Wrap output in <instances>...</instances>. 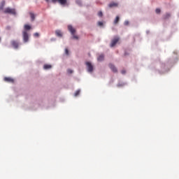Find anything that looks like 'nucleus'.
Returning <instances> with one entry per match:
<instances>
[{
  "mask_svg": "<svg viewBox=\"0 0 179 179\" xmlns=\"http://www.w3.org/2000/svg\"><path fill=\"white\" fill-rule=\"evenodd\" d=\"M24 31H22V38L24 43H27L29 41V33H27V31L31 30V26L29 24H24Z\"/></svg>",
  "mask_w": 179,
  "mask_h": 179,
  "instance_id": "nucleus-1",
  "label": "nucleus"
},
{
  "mask_svg": "<svg viewBox=\"0 0 179 179\" xmlns=\"http://www.w3.org/2000/svg\"><path fill=\"white\" fill-rule=\"evenodd\" d=\"M68 30L70 31L72 38L73 40H79V36L78 35H76L75 33H76V29L72 27V25H69L68 26Z\"/></svg>",
  "mask_w": 179,
  "mask_h": 179,
  "instance_id": "nucleus-2",
  "label": "nucleus"
},
{
  "mask_svg": "<svg viewBox=\"0 0 179 179\" xmlns=\"http://www.w3.org/2000/svg\"><path fill=\"white\" fill-rule=\"evenodd\" d=\"M85 65L87 66V70L90 73H92L93 72L94 67L93 66V64L90 62H86Z\"/></svg>",
  "mask_w": 179,
  "mask_h": 179,
  "instance_id": "nucleus-3",
  "label": "nucleus"
},
{
  "mask_svg": "<svg viewBox=\"0 0 179 179\" xmlns=\"http://www.w3.org/2000/svg\"><path fill=\"white\" fill-rule=\"evenodd\" d=\"M52 3H57L58 2L62 6H65L68 3V0H51Z\"/></svg>",
  "mask_w": 179,
  "mask_h": 179,
  "instance_id": "nucleus-4",
  "label": "nucleus"
},
{
  "mask_svg": "<svg viewBox=\"0 0 179 179\" xmlns=\"http://www.w3.org/2000/svg\"><path fill=\"white\" fill-rule=\"evenodd\" d=\"M4 13H10V15H16V10L13 8H7L3 11Z\"/></svg>",
  "mask_w": 179,
  "mask_h": 179,
  "instance_id": "nucleus-5",
  "label": "nucleus"
},
{
  "mask_svg": "<svg viewBox=\"0 0 179 179\" xmlns=\"http://www.w3.org/2000/svg\"><path fill=\"white\" fill-rule=\"evenodd\" d=\"M118 41H120V38L118 37H115L110 43V47H115V44H117V43H118Z\"/></svg>",
  "mask_w": 179,
  "mask_h": 179,
  "instance_id": "nucleus-6",
  "label": "nucleus"
},
{
  "mask_svg": "<svg viewBox=\"0 0 179 179\" xmlns=\"http://www.w3.org/2000/svg\"><path fill=\"white\" fill-rule=\"evenodd\" d=\"M10 44L13 45V48H19V42H17V41H11Z\"/></svg>",
  "mask_w": 179,
  "mask_h": 179,
  "instance_id": "nucleus-7",
  "label": "nucleus"
},
{
  "mask_svg": "<svg viewBox=\"0 0 179 179\" xmlns=\"http://www.w3.org/2000/svg\"><path fill=\"white\" fill-rule=\"evenodd\" d=\"M4 82H7L8 83H15V80L10 77H5Z\"/></svg>",
  "mask_w": 179,
  "mask_h": 179,
  "instance_id": "nucleus-8",
  "label": "nucleus"
},
{
  "mask_svg": "<svg viewBox=\"0 0 179 179\" xmlns=\"http://www.w3.org/2000/svg\"><path fill=\"white\" fill-rule=\"evenodd\" d=\"M109 68H110V69H111V71H113V72L117 73L118 71L117 70V67L112 64H109Z\"/></svg>",
  "mask_w": 179,
  "mask_h": 179,
  "instance_id": "nucleus-9",
  "label": "nucleus"
},
{
  "mask_svg": "<svg viewBox=\"0 0 179 179\" xmlns=\"http://www.w3.org/2000/svg\"><path fill=\"white\" fill-rule=\"evenodd\" d=\"M108 6L109 8H117V6H118V3L111 2L108 4Z\"/></svg>",
  "mask_w": 179,
  "mask_h": 179,
  "instance_id": "nucleus-10",
  "label": "nucleus"
},
{
  "mask_svg": "<svg viewBox=\"0 0 179 179\" xmlns=\"http://www.w3.org/2000/svg\"><path fill=\"white\" fill-rule=\"evenodd\" d=\"M170 17H171V14L170 13H166L164 15V20H167V19H170Z\"/></svg>",
  "mask_w": 179,
  "mask_h": 179,
  "instance_id": "nucleus-11",
  "label": "nucleus"
},
{
  "mask_svg": "<svg viewBox=\"0 0 179 179\" xmlns=\"http://www.w3.org/2000/svg\"><path fill=\"white\" fill-rule=\"evenodd\" d=\"M52 68V66L51 64H45L43 65V69L47 70V69H51Z\"/></svg>",
  "mask_w": 179,
  "mask_h": 179,
  "instance_id": "nucleus-12",
  "label": "nucleus"
},
{
  "mask_svg": "<svg viewBox=\"0 0 179 179\" xmlns=\"http://www.w3.org/2000/svg\"><path fill=\"white\" fill-rule=\"evenodd\" d=\"M31 20V22H34V20L36 19V15L33 13H29Z\"/></svg>",
  "mask_w": 179,
  "mask_h": 179,
  "instance_id": "nucleus-13",
  "label": "nucleus"
},
{
  "mask_svg": "<svg viewBox=\"0 0 179 179\" xmlns=\"http://www.w3.org/2000/svg\"><path fill=\"white\" fill-rule=\"evenodd\" d=\"M55 34L57 36V37H62V32L59 30H57L55 31Z\"/></svg>",
  "mask_w": 179,
  "mask_h": 179,
  "instance_id": "nucleus-14",
  "label": "nucleus"
},
{
  "mask_svg": "<svg viewBox=\"0 0 179 179\" xmlns=\"http://www.w3.org/2000/svg\"><path fill=\"white\" fill-rule=\"evenodd\" d=\"M98 61L101 62L104 61V55H101L97 58Z\"/></svg>",
  "mask_w": 179,
  "mask_h": 179,
  "instance_id": "nucleus-15",
  "label": "nucleus"
},
{
  "mask_svg": "<svg viewBox=\"0 0 179 179\" xmlns=\"http://www.w3.org/2000/svg\"><path fill=\"white\" fill-rule=\"evenodd\" d=\"M120 22V17L117 16L114 20V24H117V23H118Z\"/></svg>",
  "mask_w": 179,
  "mask_h": 179,
  "instance_id": "nucleus-16",
  "label": "nucleus"
},
{
  "mask_svg": "<svg viewBox=\"0 0 179 179\" xmlns=\"http://www.w3.org/2000/svg\"><path fill=\"white\" fill-rule=\"evenodd\" d=\"M80 94V90H77L76 92V93L74 94V96L76 97V96H79Z\"/></svg>",
  "mask_w": 179,
  "mask_h": 179,
  "instance_id": "nucleus-17",
  "label": "nucleus"
},
{
  "mask_svg": "<svg viewBox=\"0 0 179 179\" xmlns=\"http://www.w3.org/2000/svg\"><path fill=\"white\" fill-rule=\"evenodd\" d=\"M4 5H5V1H2L1 6H0V10H2V9H3Z\"/></svg>",
  "mask_w": 179,
  "mask_h": 179,
  "instance_id": "nucleus-18",
  "label": "nucleus"
},
{
  "mask_svg": "<svg viewBox=\"0 0 179 179\" xmlns=\"http://www.w3.org/2000/svg\"><path fill=\"white\" fill-rule=\"evenodd\" d=\"M76 3H77V5H82V1H80V0H77L76 1Z\"/></svg>",
  "mask_w": 179,
  "mask_h": 179,
  "instance_id": "nucleus-19",
  "label": "nucleus"
},
{
  "mask_svg": "<svg viewBox=\"0 0 179 179\" xmlns=\"http://www.w3.org/2000/svg\"><path fill=\"white\" fill-rule=\"evenodd\" d=\"M155 12H156V13L159 14V13H160V12H162V10H160V8H157L155 10Z\"/></svg>",
  "mask_w": 179,
  "mask_h": 179,
  "instance_id": "nucleus-20",
  "label": "nucleus"
},
{
  "mask_svg": "<svg viewBox=\"0 0 179 179\" xmlns=\"http://www.w3.org/2000/svg\"><path fill=\"white\" fill-rule=\"evenodd\" d=\"M98 16H99L100 17H101V16H103V13L101 11H99L98 13Z\"/></svg>",
  "mask_w": 179,
  "mask_h": 179,
  "instance_id": "nucleus-21",
  "label": "nucleus"
},
{
  "mask_svg": "<svg viewBox=\"0 0 179 179\" xmlns=\"http://www.w3.org/2000/svg\"><path fill=\"white\" fill-rule=\"evenodd\" d=\"M65 54L66 55H69V50H68V49H65Z\"/></svg>",
  "mask_w": 179,
  "mask_h": 179,
  "instance_id": "nucleus-22",
  "label": "nucleus"
},
{
  "mask_svg": "<svg viewBox=\"0 0 179 179\" xmlns=\"http://www.w3.org/2000/svg\"><path fill=\"white\" fill-rule=\"evenodd\" d=\"M34 37H39L40 36V34L37 32H36L34 34Z\"/></svg>",
  "mask_w": 179,
  "mask_h": 179,
  "instance_id": "nucleus-23",
  "label": "nucleus"
},
{
  "mask_svg": "<svg viewBox=\"0 0 179 179\" xmlns=\"http://www.w3.org/2000/svg\"><path fill=\"white\" fill-rule=\"evenodd\" d=\"M129 24V22H128V21L124 22V25L125 26H128Z\"/></svg>",
  "mask_w": 179,
  "mask_h": 179,
  "instance_id": "nucleus-24",
  "label": "nucleus"
},
{
  "mask_svg": "<svg viewBox=\"0 0 179 179\" xmlns=\"http://www.w3.org/2000/svg\"><path fill=\"white\" fill-rule=\"evenodd\" d=\"M68 73H73V71L71 70V69H69L68 70Z\"/></svg>",
  "mask_w": 179,
  "mask_h": 179,
  "instance_id": "nucleus-25",
  "label": "nucleus"
},
{
  "mask_svg": "<svg viewBox=\"0 0 179 179\" xmlns=\"http://www.w3.org/2000/svg\"><path fill=\"white\" fill-rule=\"evenodd\" d=\"M98 24H99V26H103V22H98Z\"/></svg>",
  "mask_w": 179,
  "mask_h": 179,
  "instance_id": "nucleus-26",
  "label": "nucleus"
},
{
  "mask_svg": "<svg viewBox=\"0 0 179 179\" xmlns=\"http://www.w3.org/2000/svg\"><path fill=\"white\" fill-rule=\"evenodd\" d=\"M121 72H122V75H125V73H126L125 70H122Z\"/></svg>",
  "mask_w": 179,
  "mask_h": 179,
  "instance_id": "nucleus-27",
  "label": "nucleus"
},
{
  "mask_svg": "<svg viewBox=\"0 0 179 179\" xmlns=\"http://www.w3.org/2000/svg\"><path fill=\"white\" fill-rule=\"evenodd\" d=\"M6 29L7 30H10V26L6 27Z\"/></svg>",
  "mask_w": 179,
  "mask_h": 179,
  "instance_id": "nucleus-28",
  "label": "nucleus"
},
{
  "mask_svg": "<svg viewBox=\"0 0 179 179\" xmlns=\"http://www.w3.org/2000/svg\"><path fill=\"white\" fill-rule=\"evenodd\" d=\"M46 2H50V0H45Z\"/></svg>",
  "mask_w": 179,
  "mask_h": 179,
  "instance_id": "nucleus-29",
  "label": "nucleus"
},
{
  "mask_svg": "<svg viewBox=\"0 0 179 179\" xmlns=\"http://www.w3.org/2000/svg\"><path fill=\"white\" fill-rule=\"evenodd\" d=\"M0 41H1V38H0Z\"/></svg>",
  "mask_w": 179,
  "mask_h": 179,
  "instance_id": "nucleus-30",
  "label": "nucleus"
}]
</instances>
